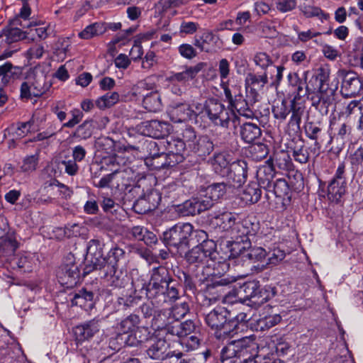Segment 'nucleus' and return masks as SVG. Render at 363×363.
<instances>
[{
    "label": "nucleus",
    "instance_id": "1",
    "mask_svg": "<svg viewBox=\"0 0 363 363\" xmlns=\"http://www.w3.org/2000/svg\"><path fill=\"white\" fill-rule=\"evenodd\" d=\"M215 247L216 245L213 241L200 243L189 250L185 255L187 262L195 272V276L201 281H203L215 274V269L209 264L214 263L212 257L215 253Z\"/></svg>",
    "mask_w": 363,
    "mask_h": 363
},
{
    "label": "nucleus",
    "instance_id": "2",
    "mask_svg": "<svg viewBox=\"0 0 363 363\" xmlns=\"http://www.w3.org/2000/svg\"><path fill=\"white\" fill-rule=\"evenodd\" d=\"M203 108L209 120L216 125L235 130L240 123L239 116L233 111L226 109L216 99L206 100Z\"/></svg>",
    "mask_w": 363,
    "mask_h": 363
},
{
    "label": "nucleus",
    "instance_id": "3",
    "mask_svg": "<svg viewBox=\"0 0 363 363\" xmlns=\"http://www.w3.org/2000/svg\"><path fill=\"white\" fill-rule=\"evenodd\" d=\"M196 138V131L191 126H186L184 129H182L176 138H172L167 141V148L169 153L163 155L169 157V161H167L164 164L176 165L183 162L184 152L190 150Z\"/></svg>",
    "mask_w": 363,
    "mask_h": 363
},
{
    "label": "nucleus",
    "instance_id": "4",
    "mask_svg": "<svg viewBox=\"0 0 363 363\" xmlns=\"http://www.w3.org/2000/svg\"><path fill=\"white\" fill-rule=\"evenodd\" d=\"M257 344L250 337L232 341L220 352L223 363H242V358H250L257 353Z\"/></svg>",
    "mask_w": 363,
    "mask_h": 363
},
{
    "label": "nucleus",
    "instance_id": "5",
    "mask_svg": "<svg viewBox=\"0 0 363 363\" xmlns=\"http://www.w3.org/2000/svg\"><path fill=\"white\" fill-rule=\"evenodd\" d=\"M173 279L167 268L159 267L154 268L150 280L146 289V296L149 299L155 300L157 305L166 302V296L164 295V290Z\"/></svg>",
    "mask_w": 363,
    "mask_h": 363
},
{
    "label": "nucleus",
    "instance_id": "6",
    "mask_svg": "<svg viewBox=\"0 0 363 363\" xmlns=\"http://www.w3.org/2000/svg\"><path fill=\"white\" fill-rule=\"evenodd\" d=\"M50 86L51 84L47 82L43 72L30 73L21 85V99L28 101L33 97H39L48 91Z\"/></svg>",
    "mask_w": 363,
    "mask_h": 363
},
{
    "label": "nucleus",
    "instance_id": "7",
    "mask_svg": "<svg viewBox=\"0 0 363 363\" xmlns=\"http://www.w3.org/2000/svg\"><path fill=\"white\" fill-rule=\"evenodd\" d=\"M205 321L217 338L230 336V312L225 308L217 306L206 315Z\"/></svg>",
    "mask_w": 363,
    "mask_h": 363
},
{
    "label": "nucleus",
    "instance_id": "8",
    "mask_svg": "<svg viewBox=\"0 0 363 363\" xmlns=\"http://www.w3.org/2000/svg\"><path fill=\"white\" fill-rule=\"evenodd\" d=\"M193 233V225L189 223H177L163 233V241L167 246L177 250L186 248Z\"/></svg>",
    "mask_w": 363,
    "mask_h": 363
},
{
    "label": "nucleus",
    "instance_id": "9",
    "mask_svg": "<svg viewBox=\"0 0 363 363\" xmlns=\"http://www.w3.org/2000/svg\"><path fill=\"white\" fill-rule=\"evenodd\" d=\"M339 76L342 77L341 92L345 97H354L363 94V79L357 73L349 70H340Z\"/></svg>",
    "mask_w": 363,
    "mask_h": 363
},
{
    "label": "nucleus",
    "instance_id": "10",
    "mask_svg": "<svg viewBox=\"0 0 363 363\" xmlns=\"http://www.w3.org/2000/svg\"><path fill=\"white\" fill-rule=\"evenodd\" d=\"M57 277L62 284L72 286L79 279V267L75 262L74 255L69 253L57 272Z\"/></svg>",
    "mask_w": 363,
    "mask_h": 363
},
{
    "label": "nucleus",
    "instance_id": "11",
    "mask_svg": "<svg viewBox=\"0 0 363 363\" xmlns=\"http://www.w3.org/2000/svg\"><path fill=\"white\" fill-rule=\"evenodd\" d=\"M170 119L174 123L196 120L199 113L186 102H172L168 109Z\"/></svg>",
    "mask_w": 363,
    "mask_h": 363
},
{
    "label": "nucleus",
    "instance_id": "12",
    "mask_svg": "<svg viewBox=\"0 0 363 363\" xmlns=\"http://www.w3.org/2000/svg\"><path fill=\"white\" fill-rule=\"evenodd\" d=\"M268 83L267 74L264 72L261 75L250 72L246 75L245 85L246 93L251 96V101H257L259 91Z\"/></svg>",
    "mask_w": 363,
    "mask_h": 363
},
{
    "label": "nucleus",
    "instance_id": "13",
    "mask_svg": "<svg viewBox=\"0 0 363 363\" xmlns=\"http://www.w3.org/2000/svg\"><path fill=\"white\" fill-rule=\"evenodd\" d=\"M170 128L169 123L158 120L147 121L140 125L143 134L155 138H162L167 135Z\"/></svg>",
    "mask_w": 363,
    "mask_h": 363
},
{
    "label": "nucleus",
    "instance_id": "14",
    "mask_svg": "<svg viewBox=\"0 0 363 363\" xmlns=\"http://www.w3.org/2000/svg\"><path fill=\"white\" fill-rule=\"evenodd\" d=\"M259 230V223L255 217H247L238 222L233 228V235H238V238H243L251 240Z\"/></svg>",
    "mask_w": 363,
    "mask_h": 363
},
{
    "label": "nucleus",
    "instance_id": "15",
    "mask_svg": "<svg viewBox=\"0 0 363 363\" xmlns=\"http://www.w3.org/2000/svg\"><path fill=\"white\" fill-rule=\"evenodd\" d=\"M169 344L164 339H158L147 350V355L155 359H165L175 357L177 360L182 357V352L168 350Z\"/></svg>",
    "mask_w": 363,
    "mask_h": 363
},
{
    "label": "nucleus",
    "instance_id": "16",
    "mask_svg": "<svg viewBox=\"0 0 363 363\" xmlns=\"http://www.w3.org/2000/svg\"><path fill=\"white\" fill-rule=\"evenodd\" d=\"M99 291L98 289L92 290L88 288H83L77 293H75L72 299V303L88 311L94 308L96 302L99 300Z\"/></svg>",
    "mask_w": 363,
    "mask_h": 363
},
{
    "label": "nucleus",
    "instance_id": "17",
    "mask_svg": "<svg viewBox=\"0 0 363 363\" xmlns=\"http://www.w3.org/2000/svg\"><path fill=\"white\" fill-rule=\"evenodd\" d=\"M210 208V203L200 198H193L178 206V211L183 216H194Z\"/></svg>",
    "mask_w": 363,
    "mask_h": 363
},
{
    "label": "nucleus",
    "instance_id": "18",
    "mask_svg": "<svg viewBox=\"0 0 363 363\" xmlns=\"http://www.w3.org/2000/svg\"><path fill=\"white\" fill-rule=\"evenodd\" d=\"M101 319L95 318L82 325L75 327L74 335L79 342L84 341L92 337L100 329Z\"/></svg>",
    "mask_w": 363,
    "mask_h": 363
},
{
    "label": "nucleus",
    "instance_id": "19",
    "mask_svg": "<svg viewBox=\"0 0 363 363\" xmlns=\"http://www.w3.org/2000/svg\"><path fill=\"white\" fill-rule=\"evenodd\" d=\"M219 38L215 35L212 32L206 31L200 36L195 38L194 45L200 49L201 51L212 52L216 50Z\"/></svg>",
    "mask_w": 363,
    "mask_h": 363
},
{
    "label": "nucleus",
    "instance_id": "20",
    "mask_svg": "<svg viewBox=\"0 0 363 363\" xmlns=\"http://www.w3.org/2000/svg\"><path fill=\"white\" fill-rule=\"evenodd\" d=\"M242 288L245 293V298L252 299L255 303H263L269 298V295L265 296L267 291L260 289L256 281L247 282Z\"/></svg>",
    "mask_w": 363,
    "mask_h": 363
},
{
    "label": "nucleus",
    "instance_id": "21",
    "mask_svg": "<svg viewBox=\"0 0 363 363\" xmlns=\"http://www.w3.org/2000/svg\"><path fill=\"white\" fill-rule=\"evenodd\" d=\"M227 187H228L227 183L223 182L214 183L206 188V194L202 198L210 203V208L225 195Z\"/></svg>",
    "mask_w": 363,
    "mask_h": 363
},
{
    "label": "nucleus",
    "instance_id": "22",
    "mask_svg": "<svg viewBox=\"0 0 363 363\" xmlns=\"http://www.w3.org/2000/svg\"><path fill=\"white\" fill-rule=\"evenodd\" d=\"M274 177V169L273 165H262L257 170V178L260 187L270 191L272 186V180Z\"/></svg>",
    "mask_w": 363,
    "mask_h": 363
},
{
    "label": "nucleus",
    "instance_id": "23",
    "mask_svg": "<svg viewBox=\"0 0 363 363\" xmlns=\"http://www.w3.org/2000/svg\"><path fill=\"white\" fill-rule=\"evenodd\" d=\"M195 329L196 325L192 320H186L182 323L175 321L168 327L167 331L173 335L184 338L191 334Z\"/></svg>",
    "mask_w": 363,
    "mask_h": 363
},
{
    "label": "nucleus",
    "instance_id": "24",
    "mask_svg": "<svg viewBox=\"0 0 363 363\" xmlns=\"http://www.w3.org/2000/svg\"><path fill=\"white\" fill-rule=\"evenodd\" d=\"M213 148L214 145L210 138L207 135H201L196 138L189 151L202 157L209 155Z\"/></svg>",
    "mask_w": 363,
    "mask_h": 363
},
{
    "label": "nucleus",
    "instance_id": "25",
    "mask_svg": "<svg viewBox=\"0 0 363 363\" xmlns=\"http://www.w3.org/2000/svg\"><path fill=\"white\" fill-rule=\"evenodd\" d=\"M235 238L228 247H230V257H237L241 256L242 259L245 258V254L249 250L251 247V240L247 238H239L238 235H233Z\"/></svg>",
    "mask_w": 363,
    "mask_h": 363
},
{
    "label": "nucleus",
    "instance_id": "26",
    "mask_svg": "<svg viewBox=\"0 0 363 363\" xmlns=\"http://www.w3.org/2000/svg\"><path fill=\"white\" fill-rule=\"evenodd\" d=\"M206 63L199 62L194 66L187 67L185 70L181 72L174 74L171 79L173 81L179 82H186L195 78V77L205 67Z\"/></svg>",
    "mask_w": 363,
    "mask_h": 363
},
{
    "label": "nucleus",
    "instance_id": "27",
    "mask_svg": "<svg viewBox=\"0 0 363 363\" xmlns=\"http://www.w3.org/2000/svg\"><path fill=\"white\" fill-rule=\"evenodd\" d=\"M10 25L11 28L4 30L0 34L1 41L5 42L6 44H11L25 39L27 35L29 34L26 30L22 31L21 28H17L18 26H12L11 23Z\"/></svg>",
    "mask_w": 363,
    "mask_h": 363
},
{
    "label": "nucleus",
    "instance_id": "28",
    "mask_svg": "<svg viewBox=\"0 0 363 363\" xmlns=\"http://www.w3.org/2000/svg\"><path fill=\"white\" fill-rule=\"evenodd\" d=\"M211 222L224 231L230 230L233 235V228L236 225L235 216L230 212H224L213 216Z\"/></svg>",
    "mask_w": 363,
    "mask_h": 363
},
{
    "label": "nucleus",
    "instance_id": "29",
    "mask_svg": "<svg viewBox=\"0 0 363 363\" xmlns=\"http://www.w3.org/2000/svg\"><path fill=\"white\" fill-rule=\"evenodd\" d=\"M21 74V69L18 67H14L10 62H6L0 66V77H1V83L6 86L11 80L17 79Z\"/></svg>",
    "mask_w": 363,
    "mask_h": 363
},
{
    "label": "nucleus",
    "instance_id": "30",
    "mask_svg": "<svg viewBox=\"0 0 363 363\" xmlns=\"http://www.w3.org/2000/svg\"><path fill=\"white\" fill-rule=\"evenodd\" d=\"M18 247V243L14 235L0 239V257L10 260Z\"/></svg>",
    "mask_w": 363,
    "mask_h": 363
},
{
    "label": "nucleus",
    "instance_id": "31",
    "mask_svg": "<svg viewBox=\"0 0 363 363\" xmlns=\"http://www.w3.org/2000/svg\"><path fill=\"white\" fill-rule=\"evenodd\" d=\"M261 195L260 186L257 183L253 182L245 187L241 194V199L245 203H255L260 199Z\"/></svg>",
    "mask_w": 363,
    "mask_h": 363
},
{
    "label": "nucleus",
    "instance_id": "32",
    "mask_svg": "<svg viewBox=\"0 0 363 363\" xmlns=\"http://www.w3.org/2000/svg\"><path fill=\"white\" fill-rule=\"evenodd\" d=\"M347 183L331 180L328 186V198L335 203L340 201L346 192Z\"/></svg>",
    "mask_w": 363,
    "mask_h": 363
},
{
    "label": "nucleus",
    "instance_id": "33",
    "mask_svg": "<svg viewBox=\"0 0 363 363\" xmlns=\"http://www.w3.org/2000/svg\"><path fill=\"white\" fill-rule=\"evenodd\" d=\"M152 91H157L156 86L154 83L145 79L138 82L132 88V95L140 99H146L151 94Z\"/></svg>",
    "mask_w": 363,
    "mask_h": 363
},
{
    "label": "nucleus",
    "instance_id": "34",
    "mask_svg": "<svg viewBox=\"0 0 363 363\" xmlns=\"http://www.w3.org/2000/svg\"><path fill=\"white\" fill-rule=\"evenodd\" d=\"M240 135L247 143H251L261 135L260 128L252 123H246L241 127Z\"/></svg>",
    "mask_w": 363,
    "mask_h": 363
},
{
    "label": "nucleus",
    "instance_id": "35",
    "mask_svg": "<svg viewBox=\"0 0 363 363\" xmlns=\"http://www.w3.org/2000/svg\"><path fill=\"white\" fill-rule=\"evenodd\" d=\"M106 31V25L102 22H96L87 26L79 33L82 39H91L94 37L102 35Z\"/></svg>",
    "mask_w": 363,
    "mask_h": 363
},
{
    "label": "nucleus",
    "instance_id": "36",
    "mask_svg": "<svg viewBox=\"0 0 363 363\" xmlns=\"http://www.w3.org/2000/svg\"><path fill=\"white\" fill-rule=\"evenodd\" d=\"M212 167L216 174L224 177L230 169V161L225 154L218 153L212 160Z\"/></svg>",
    "mask_w": 363,
    "mask_h": 363
},
{
    "label": "nucleus",
    "instance_id": "37",
    "mask_svg": "<svg viewBox=\"0 0 363 363\" xmlns=\"http://www.w3.org/2000/svg\"><path fill=\"white\" fill-rule=\"evenodd\" d=\"M104 278L109 284L114 287H122L124 284V276L121 271H118L114 265L110 268H104Z\"/></svg>",
    "mask_w": 363,
    "mask_h": 363
},
{
    "label": "nucleus",
    "instance_id": "38",
    "mask_svg": "<svg viewBox=\"0 0 363 363\" xmlns=\"http://www.w3.org/2000/svg\"><path fill=\"white\" fill-rule=\"evenodd\" d=\"M255 102L251 101V96L247 94V99H245L241 93L235 94L230 106L235 109L240 114L245 113L250 110V106Z\"/></svg>",
    "mask_w": 363,
    "mask_h": 363
},
{
    "label": "nucleus",
    "instance_id": "39",
    "mask_svg": "<svg viewBox=\"0 0 363 363\" xmlns=\"http://www.w3.org/2000/svg\"><path fill=\"white\" fill-rule=\"evenodd\" d=\"M162 106L161 97L157 91H152L150 95L143 100V106L150 112L160 111Z\"/></svg>",
    "mask_w": 363,
    "mask_h": 363
},
{
    "label": "nucleus",
    "instance_id": "40",
    "mask_svg": "<svg viewBox=\"0 0 363 363\" xmlns=\"http://www.w3.org/2000/svg\"><path fill=\"white\" fill-rule=\"evenodd\" d=\"M84 264V274L86 275L94 270L101 269V267L104 268V264H106V262L105 258H104L102 256H85Z\"/></svg>",
    "mask_w": 363,
    "mask_h": 363
},
{
    "label": "nucleus",
    "instance_id": "41",
    "mask_svg": "<svg viewBox=\"0 0 363 363\" xmlns=\"http://www.w3.org/2000/svg\"><path fill=\"white\" fill-rule=\"evenodd\" d=\"M125 251L118 247H114L110 250L107 257H105L106 264L104 268H110L111 265H114L116 268H118V263L124 259Z\"/></svg>",
    "mask_w": 363,
    "mask_h": 363
},
{
    "label": "nucleus",
    "instance_id": "42",
    "mask_svg": "<svg viewBox=\"0 0 363 363\" xmlns=\"http://www.w3.org/2000/svg\"><path fill=\"white\" fill-rule=\"evenodd\" d=\"M273 167H277L281 170H290L293 167V163L290 156L285 152H279L274 155Z\"/></svg>",
    "mask_w": 363,
    "mask_h": 363
},
{
    "label": "nucleus",
    "instance_id": "43",
    "mask_svg": "<svg viewBox=\"0 0 363 363\" xmlns=\"http://www.w3.org/2000/svg\"><path fill=\"white\" fill-rule=\"evenodd\" d=\"M94 126L91 120H86L79 125L73 133V137L80 140H86L93 134Z\"/></svg>",
    "mask_w": 363,
    "mask_h": 363
},
{
    "label": "nucleus",
    "instance_id": "44",
    "mask_svg": "<svg viewBox=\"0 0 363 363\" xmlns=\"http://www.w3.org/2000/svg\"><path fill=\"white\" fill-rule=\"evenodd\" d=\"M290 111L292 112V114L289 121V125L294 130L296 131L300 128L303 108L298 106L294 101H291Z\"/></svg>",
    "mask_w": 363,
    "mask_h": 363
},
{
    "label": "nucleus",
    "instance_id": "45",
    "mask_svg": "<svg viewBox=\"0 0 363 363\" xmlns=\"http://www.w3.org/2000/svg\"><path fill=\"white\" fill-rule=\"evenodd\" d=\"M119 101V94L116 92H108L96 101V106L100 109L110 108Z\"/></svg>",
    "mask_w": 363,
    "mask_h": 363
},
{
    "label": "nucleus",
    "instance_id": "46",
    "mask_svg": "<svg viewBox=\"0 0 363 363\" xmlns=\"http://www.w3.org/2000/svg\"><path fill=\"white\" fill-rule=\"evenodd\" d=\"M30 14V9L27 2H24L23 4V7L21 9V12L18 16L11 21V23L12 26H20L23 28H28L32 25L30 23H28L26 21L27 18Z\"/></svg>",
    "mask_w": 363,
    "mask_h": 363
},
{
    "label": "nucleus",
    "instance_id": "47",
    "mask_svg": "<svg viewBox=\"0 0 363 363\" xmlns=\"http://www.w3.org/2000/svg\"><path fill=\"white\" fill-rule=\"evenodd\" d=\"M146 147V149L147 150H150L149 155L152 159L156 158H164L165 161L164 162H162L160 164H158V167H169V165L164 164L167 161H169V157L164 156L163 155H168L169 153V149L167 148L168 152L167 153L162 152L159 153L157 152V144L155 141H147L144 144ZM173 165H170V167H172Z\"/></svg>",
    "mask_w": 363,
    "mask_h": 363
},
{
    "label": "nucleus",
    "instance_id": "48",
    "mask_svg": "<svg viewBox=\"0 0 363 363\" xmlns=\"http://www.w3.org/2000/svg\"><path fill=\"white\" fill-rule=\"evenodd\" d=\"M300 11L306 18L317 16L322 21L329 18V14L324 13L320 8L305 4L300 6Z\"/></svg>",
    "mask_w": 363,
    "mask_h": 363
},
{
    "label": "nucleus",
    "instance_id": "49",
    "mask_svg": "<svg viewBox=\"0 0 363 363\" xmlns=\"http://www.w3.org/2000/svg\"><path fill=\"white\" fill-rule=\"evenodd\" d=\"M230 281L224 278H220L219 279L213 280L212 283L208 284L207 289L211 294H213V289H216V293L219 296L224 297L225 296V289L226 287H229Z\"/></svg>",
    "mask_w": 363,
    "mask_h": 363
},
{
    "label": "nucleus",
    "instance_id": "50",
    "mask_svg": "<svg viewBox=\"0 0 363 363\" xmlns=\"http://www.w3.org/2000/svg\"><path fill=\"white\" fill-rule=\"evenodd\" d=\"M319 94L320 95L322 104L320 111L323 114H327L329 111V106H332L335 101L334 90L328 87L326 91L319 92Z\"/></svg>",
    "mask_w": 363,
    "mask_h": 363
},
{
    "label": "nucleus",
    "instance_id": "51",
    "mask_svg": "<svg viewBox=\"0 0 363 363\" xmlns=\"http://www.w3.org/2000/svg\"><path fill=\"white\" fill-rule=\"evenodd\" d=\"M250 320V317L246 313H240L235 317L230 316V325H232L230 336L236 334L240 330V326H244L245 323Z\"/></svg>",
    "mask_w": 363,
    "mask_h": 363
},
{
    "label": "nucleus",
    "instance_id": "52",
    "mask_svg": "<svg viewBox=\"0 0 363 363\" xmlns=\"http://www.w3.org/2000/svg\"><path fill=\"white\" fill-rule=\"evenodd\" d=\"M281 320V316L279 314H273L259 318L257 323V327L261 330H264L272 328Z\"/></svg>",
    "mask_w": 363,
    "mask_h": 363
},
{
    "label": "nucleus",
    "instance_id": "53",
    "mask_svg": "<svg viewBox=\"0 0 363 363\" xmlns=\"http://www.w3.org/2000/svg\"><path fill=\"white\" fill-rule=\"evenodd\" d=\"M139 322V316L135 314H131L121 322L120 329L123 333L132 332Z\"/></svg>",
    "mask_w": 363,
    "mask_h": 363
},
{
    "label": "nucleus",
    "instance_id": "54",
    "mask_svg": "<svg viewBox=\"0 0 363 363\" xmlns=\"http://www.w3.org/2000/svg\"><path fill=\"white\" fill-rule=\"evenodd\" d=\"M267 256L266 250L261 247H250L247 253L245 254V258L249 260L257 262H262Z\"/></svg>",
    "mask_w": 363,
    "mask_h": 363
},
{
    "label": "nucleus",
    "instance_id": "55",
    "mask_svg": "<svg viewBox=\"0 0 363 363\" xmlns=\"http://www.w3.org/2000/svg\"><path fill=\"white\" fill-rule=\"evenodd\" d=\"M269 191H273L277 197H284L287 196L289 191V187L285 179H279L274 183Z\"/></svg>",
    "mask_w": 363,
    "mask_h": 363
},
{
    "label": "nucleus",
    "instance_id": "56",
    "mask_svg": "<svg viewBox=\"0 0 363 363\" xmlns=\"http://www.w3.org/2000/svg\"><path fill=\"white\" fill-rule=\"evenodd\" d=\"M131 172L130 169H124L123 170H120L118 169H115L111 174H107L102 177L99 183L96 184L95 186L99 188H104L108 186L109 184L113 180V177L116 174H119L121 177L124 178L125 174H128L129 172Z\"/></svg>",
    "mask_w": 363,
    "mask_h": 363
},
{
    "label": "nucleus",
    "instance_id": "57",
    "mask_svg": "<svg viewBox=\"0 0 363 363\" xmlns=\"http://www.w3.org/2000/svg\"><path fill=\"white\" fill-rule=\"evenodd\" d=\"M289 113L290 110L287 107L286 100L277 103L272 107V113L277 119L284 121Z\"/></svg>",
    "mask_w": 363,
    "mask_h": 363
},
{
    "label": "nucleus",
    "instance_id": "58",
    "mask_svg": "<svg viewBox=\"0 0 363 363\" xmlns=\"http://www.w3.org/2000/svg\"><path fill=\"white\" fill-rule=\"evenodd\" d=\"M155 304L157 303L155 300H152L151 302L145 303L140 306V309L144 318H148L153 317L155 320L157 316H160V311L157 308V307L155 306Z\"/></svg>",
    "mask_w": 363,
    "mask_h": 363
},
{
    "label": "nucleus",
    "instance_id": "59",
    "mask_svg": "<svg viewBox=\"0 0 363 363\" xmlns=\"http://www.w3.org/2000/svg\"><path fill=\"white\" fill-rule=\"evenodd\" d=\"M300 145L294 147L293 150V156L294 160L301 164L306 163L309 160V152L306 147L301 143Z\"/></svg>",
    "mask_w": 363,
    "mask_h": 363
},
{
    "label": "nucleus",
    "instance_id": "60",
    "mask_svg": "<svg viewBox=\"0 0 363 363\" xmlns=\"http://www.w3.org/2000/svg\"><path fill=\"white\" fill-rule=\"evenodd\" d=\"M38 160L39 157L38 154L26 157L21 167V170L26 173L35 171L36 169Z\"/></svg>",
    "mask_w": 363,
    "mask_h": 363
},
{
    "label": "nucleus",
    "instance_id": "61",
    "mask_svg": "<svg viewBox=\"0 0 363 363\" xmlns=\"http://www.w3.org/2000/svg\"><path fill=\"white\" fill-rule=\"evenodd\" d=\"M146 197L143 194L140 197L135 199L133 203V208L138 214H145L151 211V206L148 205Z\"/></svg>",
    "mask_w": 363,
    "mask_h": 363
},
{
    "label": "nucleus",
    "instance_id": "62",
    "mask_svg": "<svg viewBox=\"0 0 363 363\" xmlns=\"http://www.w3.org/2000/svg\"><path fill=\"white\" fill-rule=\"evenodd\" d=\"M140 301V297L137 296H121L118 298L117 303L123 309L134 308L137 306Z\"/></svg>",
    "mask_w": 363,
    "mask_h": 363
},
{
    "label": "nucleus",
    "instance_id": "63",
    "mask_svg": "<svg viewBox=\"0 0 363 363\" xmlns=\"http://www.w3.org/2000/svg\"><path fill=\"white\" fill-rule=\"evenodd\" d=\"M253 60L257 66H259L263 69H267L273 63L270 56L264 52H257L254 56Z\"/></svg>",
    "mask_w": 363,
    "mask_h": 363
},
{
    "label": "nucleus",
    "instance_id": "64",
    "mask_svg": "<svg viewBox=\"0 0 363 363\" xmlns=\"http://www.w3.org/2000/svg\"><path fill=\"white\" fill-rule=\"evenodd\" d=\"M228 177V182L227 184L228 187L233 188H238L242 186L245 182L247 178L245 176H241L240 174H237L232 171H228V172L225 174Z\"/></svg>",
    "mask_w": 363,
    "mask_h": 363
}]
</instances>
